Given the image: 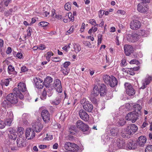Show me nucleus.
Instances as JSON below:
<instances>
[{
  "mask_svg": "<svg viewBox=\"0 0 152 152\" xmlns=\"http://www.w3.org/2000/svg\"><path fill=\"white\" fill-rule=\"evenodd\" d=\"M16 93H11L8 94L6 97L7 100H4L3 102V105L5 107L10 104L9 102L12 104H15L18 102V95H16Z\"/></svg>",
  "mask_w": 152,
  "mask_h": 152,
  "instance_id": "f257e3e1",
  "label": "nucleus"
},
{
  "mask_svg": "<svg viewBox=\"0 0 152 152\" xmlns=\"http://www.w3.org/2000/svg\"><path fill=\"white\" fill-rule=\"evenodd\" d=\"M137 126L133 124H131L127 126L124 133H122V135L124 138L127 137L128 135L133 134L137 130Z\"/></svg>",
  "mask_w": 152,
  "mask_h": 152,
  "instance_id": "f03ea898",
  "label": "nucleus"
},
{
  "mask_svg": "<svg viewBox=\"0 0 152 152\" xmlns=\"http://www.w3.org/2000/svg\"><path fill=\"white\" fill-rule=\"evenodd\" d=\"M76 126L77 128L83 132H86L84 133L85 134H88L90 132L89 131L88 126L81 120H78L77 121Z\"/></svg>",
  "mask_w": 152,
  "mask_h": 152,
  "instance_id": "7ed1b4c3",
  "label": "nucleus"
},
{
  "mask_svg": "<svg viewBox=\"0 0 152 152\" xmlns=\"http://www.w3.org/2000/svg\"><path fill=\"white\" fill-rule=\"evenodd\" d=\"M64 147L66 150L72 152H77L79 149V147L77 145L70 142H66Z\"/></svg>",
  "mask_w": 152,
  "mask_h": 152,
  "instance_id": "20e7f679",
  "label": "nucleus"
},
{
  "mask_svg": "<svg viewBox=\"0 0 152 152\" xmlns=\"http://www.w3.org/2000/svg\"><path fill=\"white\" fill-rule=\"evenodd\" d=\"M141 114V112L137 113L136 112L133 111L128 113L126 116V118L127 120H131L132 123H134L138 119V117Z\"/></svg>",
  "mask_w": 152,
  "mask_h": 152,
  "instance_id": "39448f33",
  "label": "nucleus"
},
{
  "mask_svg": "<svg viewBox=\"0 0 152 152\" xmlns=\"http://www.w3.org/2000/svg\"><path fill=\"white\" fill-rule=\"evenodd\" d=\"M124 86L126 94L129 96L134 95L135 93V91L131 84L128 83H125Z\"/></svg>",
  "mask_w": 152,
  "mask_h": 152,
  "instance_id": "423d86ee",
  "label": "nucleus"
},
{
  "mask_svg": "<svg viewBox=\"0 0 152 152\" xmlns=\"http://www.w3.org/2000/svg\"><path fill=\"white\" fill-rule=\"evenodd\" d=\"M127 40L130 42H135L139 39L138 34L135 33H132L131 34H129L126 36Z\"/></svg>",
  "mask_w": 152,
  "mask_h": 152,
  "instance_id": "0eeeda50",
  "label": "nucleus"
},
{
  "mask_svg": "<svg viewBox=\"0 0 152 152\" xmlns=\"http://www.w3.org/2000/svg\"><path fill=\"white\" fill-rule=\"evenodd\" d=\"M79 115L80 118L83 121H87L89 120V115L83 109H81L79 110Z\"/></svg>",
  "mask_w": 152,
  "mask_h": 152,
  "instance_id": "6e6552de",
  "label": "nucleus"
},
{
  "mask_svg": "<svg viewBox=\"0 0 152 152\" xmlns=\"http://www.w3.org/2000/svg\"><path fill=\"white\" fill-rule=\"evenodd\" d=\"M25 136L26 139L30 140L35 137V133L31 128H27L26 131Z\"/></svg>",
  "mask_w": 152,
  "mask_h": 152,
  "instance_id": "1a4fd4ad",
  "label": "nucleus"
},
{
  "mask_svg": "<svg viewBox=\"0 0 152 152\" xmlns=\"http://www.w3.org/2000/svg\"><path fill=\"white\" fill-rule=\"evenodd\" d=\"M41 116L43 121L46 123L48 122L50 120V115L47 110H43L41 113Z\"/></svg>",
  "mask_w": 152,
  "mask_h": 152,
  "instance_id": "9d476101",
  "label": "nucleus"
},
{
  "mask_svg": "<svg viewBox=\"0 0 152 152\" xmlns=\"http://www.w3.org/2000/svg\"><path fill=\"white\" fill-rule=\"evenodd\" d=\"M53 86L57 92L59 93L62 92V88L61 82L59 80L56 79L54 81Z\"/></svg>",
  "mask_w": 152,
  "mask_h": 152,
  "instance_id": "9b49d317",
  "label": "nucleus"
},
{
  "mask_svg": "<svg viewBox=\"0 0 152 152\" xmlns=\"http://www.w3.org/2000/svg\"><path fill=\"white\" fill-rule=\"evenodd\" d=\"M124 48L125 54L126 56H129L134 51L133 47L131 45L126 44L124 46Z\"/></svg>",
  "mask_w": 152,
  "mask_h": 152,
  "instance_id": "f8f14e48",
  "label": "nucleus"
},
{
  "mask_svg": "<svg viewBox=\"0 0 152 152\" xmlns=\"http://www.w3.org/2000/svg\"><path fill=\"white\" fill-rule=\"evenodd\" d=\"M152 80L151 76H147L145 78L142 80V86L140 88V89H144L145 88L147 85H149Z\"/></svg>",
  "mask_w": 152,
  "mask_h": 152,
  "instance_id": "ddd939ff",
  "label": "nucleus"
},
{
  "mask_svg": "<svg viewBox=\"0 0 152 152\" xmlns=\"http://www.w3.org/2000/svg\"><path fill=\"white\" fill-rule=\"evenodd\" d=\"M82 106L84 110L88 112H91L93 109V106L91 103L88 101H87Z\"/></svg>",
  "mask_w": 152,
  "mask_h": 152,
  "instance_id": "4468645a",
  "label": "nucleus"
},
{
  "mask_svg": "<svg viewBox=\"0 0 152 152\" xmlns=\"http://www.w3.org/2000/svg\"><path fill=\"white\" fill-rule=\"evenodd\" d=\"M7 117V119L5 120L4 122L5 126H10L13 120V115L12 111H10L8 113Z\"/></svg>",
  "mask_w": 152,
  "mask_h": 152,
  "instance_id": "2eb2a0df",
  "label": "nucleus"
},
{
  "mask_svg": "<svg viewBox=\"0 0 152 152\" xmlns=\"http://www.w3.org/2000/svg\"><path fill=\"white\" fill-rule=\"evenodd\" d=\"M141 26V23L137 20H133L130 23V28L134 30H136L140 28Z\"/></svg>",
  "mask_w": 152,
  "mask_h": 152,
  "instance_id": "dca6fc26",
  "label": "nucleus"
},
{
  "mask_svg": "<svg viewBox=\"0 0 152 152\" xmlns=\"http://www.w3.org/2000/svg\"><path fill=\"white\" fill-rule=\"evenodd\" d=\"M34 82L37 88H42L44 86V82L39 77H35L34 79Z\"/></svg>",
  "mask_w": 152,
  "mask_h": 152,
  "instance_id": "f3484780",
  "label": "nucleus"
},
{
  "mask_svg": "<svg viewBox=\"0 0 152 152\" xmlns=\"http://www.w3.org/2000/svg\"><path fill=\"white\" fill-rule=\"evenodd\" d=\"M137 10L138 11L141 13H145L148 10V8L142 2L139 3L137 5Z\"/></svg>",
  "mask_w": 152,
  "mask_h": 152,
  "instance_id": "a211bd4d",
  "label": "nucleus"
},
{
  "mask_svg": "<svg viewBox=\"0 0 152 152\" xmlns=\"http://www.w3.org/2000/svg\"><path fill=\"white\" fill-rule=\"evenodd\" d=\"M137 145L135 142L130 140L127 144L126 149L127 150L134 149L137 148Z\"/></svg>",
  "mask_w": 152,
  "mask_h": 152,
  "instance_id": "6ab92c4d",
  "label": "nucleus"
},
{
  "mask_svg": "<svg viewBox=\"0 0 152 152\" xmlns=\"http://www.w3.org/2000/svg\"><path fill=\"white\" fill-rule=\"evenodd\" d=\"M114 144L117 146V148L116 149L125 148V142L124 140H118L117 142H115Z\"/></svg>",
  "mask_w": 152,
  "mask_h": 152,
  "instance_id": "aec40b11",
  "label": "nucleus"
},
{
  "mask_svg": "<svg viewBox=\"0 0 152 152\" xmlns=\"http://www.w3.org/2000/svg\"><path fill=\"white\" fill-rule=\"evenodd\" d=\"M53 82V79L50 77H47L44 80V83L45 87L49 88Z\"/></svg>",
  "mask_w": 152,
  "mask_h": 152,
  "instance_id": "412c9836",
  "label": "nucleus"
},
{
  "mask_svg": "<svg viewBox=\"0 0 152 152\" xmlns=\"http://www.w3.org/2000/svg\"><path fill=\"white\" fill-rule=\"evenodd\" d=\"M146 142V138L144 136H141L137 140V143L141 146H142Z\"/></svg>",
  "mask_w": 152,
  "mask_h": 152,
  "instance_id": "4be33fe9",
  "label": "nucleus"
},
{
  "mask_svg": "<svg viewBox=\"0 0 152 152\" xmlns=\"http://www.w3.org/2000/svg\"><path fill=\"white\" fill-rule=\"evenodd\" d=\"M118 81L116 78L113 76H111V79L110 80V83L108 85L112 87L115 86L118 84Z\"/></svg>",
  "mask_w": 152,
  "mask_h": 152,
  "instance_id": "5701e85b",
  "label": "nucleus"
},
{
  "mask_svg": "<svg viewBox=\"0 0 152 152\" xmlns=\"http://www.w3.org/2000/svg\"><path fill=\"white\" fill-rule=\"evenodd\" d=\"M18 89L19 91L22 92L23 93L27 92V91L26 87V84L23 82H20L19 83L18 85Z\"/></svg>",
  "mask_w": 152,
  "mask_h": 152,
  "instance_id": "b1692460",
  "label": "nucleus"
},
{
  "mask_svg": "<svg viewBox=\"0 0 152 152\" xmlns=\"http://www.w3.org/2000/svg\"><path fill=\"white\" fill-rule=\"evenodd\" d=\"M43 126L40 122H37L33 127L36 132H39L43 128Z\"/></svg>",
  "mask_w": 152,
  "mask_h": 152,
  "instance_id": "393cba45",
  "label": "nucleus"
},
{
  "mask_svg": "<svg viewBox=\"0 0 152 152\" xmlns=\"http://www.w3.org/2000/svg\"><path fill=\"white\" fill-rule=\"evenodd\" d=\"M106 86L104 84H102L100 86V91H99L100 95L101 96H104L106 94Z\"/></svg>",
  "mask_w": 152,
  "mask_h": 152,
  "instance_id": "a878e982",
  "label": "nucleus"
},
{
  "mask_svg": "<svg viewBox=\"0 0 152 152\" xmlns=\"http://www.w3.org/2000/svg\"><path fill=\"white\" fill-rule=\"evenodd\" d=\"M100 94L98 87L96 85L94 86L93 90L91 92V95L98 96Z\"/></svg>",
  "mask_w": 152,
  "mask_h": 152,
  "instance_id": "bb28decb",
  "label": "nucleus"
},
{
  "mask_svg": "<svg viewBox=\"0 0 152 152\" xmlns=\"http://www.w3.org/2000/svg\"><path fill=\"white\" fill-rule=\"evenodd\" d=\"M14 92L13 94L16 93V95H18L19 98L20 99H22L24 98V96L23 94H22L20 91H19L18 88H15L13 89Z\"/></svg>",
  "mask_w": 152,
  "mask_h": 152,
  "instance_id": "cd10ccee",
  "label": "nucleus"
},
{
  "mask_svg": "<svg viewBox=\"0 0 152 152\" xmlns=\"http://www.w3.org/2000/svg\"><path fill=\"white\" fill-rule=\"evenodd\" d=\"M25 142V140L23 139L22 138H19L17 140V146L19 147H22L24 146V143Z\"/></svg>",
  "mask_w": 152,
  "mask_h": 152,
  "instance_id": "c85d7f7f",
  "label": "nucleus"
},
{
  "mask_svg": "<svg viewBox=\"0 0 152 152\" xmlns=\"http://www.w3.org/2000/svg\"><path fill=\"white\" fill-rule=\"evenodd\" d=\"M61 99V96H59L56 98L55 100L52 101L51 103L53 104L58 105L60 102Z\"/></svg>",
  "mask_w": 152,
  "mask_h": 152,
  "instance_id": "c756f323",
  "label": "nucleus"
},
{
  "mask_svg": "<svg viewBox=\"0 0 152 152\" xmlns=\"http://www.w3.org/2000/svg\"><path fill=\"white\" fill-rule=\"evenodd\" d=\"M133 107L134 109V112H136L137 113L141 112L140 110L142 107L140 104H135L133 105Z\"/></svg>",
  "mask_w": 152,
  "mask_h": 152,
  "instance_id": "7c9ffc66",
  "label": "nucleus"
},
{
  "mask_svg": "<svg viewBox=\"0 0 152 152\" xmlns=\"http://www.w3.org/2000/svg\"><path fill=\"white\" fill-rule=\"evenodd\" d=\"M103 80L105 83L108 84L110 83V80L111 79V76L107 75H104L103 77Z\"/></svg>",
  "mask_w": 152,
  "mask_h": 152,
  "instance_id": "2f4dec72",
  "label": "nucleus"
},
{
  "mask_svg": "<svg viewBox=\"0 0 152 152\" xmlns=\"http://www.w3.org/2000/svg\"><path fill=\"white\" fill-rule=\"evenodd\" d=\"M8 72L10 74H12V72H14V74H17V72L15 71V68L14 66L12 65H9L8 67Z\"/></svg>",
  "mask_w": 152,
  "mask_h": 152,
  "instance_id": "473e14b6",
  "label": "nucleus"
},
{
  "mask_svg": "<svg viewBox=\"0 0 152 152\" xmlns=\"http://www.w3.org/2000/svg\"><path fill=\"white\" fill-rule=\"evenodd\" d=\"M118 129L116 128H112L110 131L111 134L113 136H116L118 134Z\"/></svg>",
  "mask_w": 152,
  "mask_h": 152,
  "instance_id": "72a5a7b5",
  "label": "nucleus"
},
{
  "mask_svg": "<svg viewBox=\"0 0 152 152\" xmlns=\"http://www.w3.org/2000/svg\"><path fill=\"white\" fill-rule=\"evenodd\" d=\"M8 134L10 138L13 140H15L17 138V135L15 132L11 133H9Z\"/></svg>",
  "mask_w": 152,
  "mask_h": 152,
  "instance_id": "f704fd0d",
  "label": "nucleus"
},
{
  "mask_svg": "<svg viewBox=\"0 0 152 152\" xmlns=\"http://www.w3.org/2000/svg\"><path fill=\"white\" fill-rule=\"evenodd\" d=\"M97 96L91 95L90 100L94 104H96L97 103V101L95 97Z\"/></svg>",
  "mask_w": 152,
  "mask_h": 152,
  "instance_id": "c9c22d12",
  "label": "nucleus"
},
{
  "mask_svg": "<svg viewBox=\"0 0 152 152\" xmlns=\"http://www.w3.org/2000/svg\"><path fill=\"white\" fill-rule=\"evenodd\" d=\"M49 23L45 21H42L38 23V25L41 26V27H45L47 26Z\"/></svg>",
  "mask_w": 152,
  "mask_h": 152,
  "instance_id": "e433bc0d",
  "label": "nucleus"
},
{
  "mask_svg": "<svg viewBox=\"0 0 152 152\" xmlns=\"http://www.w3.org/2000/svg\"><path fill=\"white\" fill-rule=\"evenodd\" d=\"M24 131V129L23 127H19L18 128L17 132L20 135L23 134Z\"/></svg>",
  "mask_w": 152,
  "mask_h": 152,
  "instance_id": "4c0bfd02",
  "label": "nucleus"
},
{
  "mask_svg": "<svg viewBox=\"0 0 152 152\" xmlns=\"http://www.w3.org/2000/svg\"><path fill=\"white\" fill-rule=\"evenodd\" d=\"M61 71L64 75H67L69 72V70L67 68L63 69L62 67L61 68Z\"/></svg>",
  "mask_w": 152,
  "mask_h": 152,
  "instance_id": "58836bf2",
  "label": "nucleus"
},
{
  "mask_svg": "<svg viewBox=\"0 0 152 152\" xmlns=\"http://www.w3.org/2000/svg\"><path fill=\"white\" fill-rule=\"evenodd\" d=\"M145 152H152V145H147L145 149Z\"/></svg>",
  "mask_w": 152,
  "mask_h": 152,
  "instance_id": "ea45409f",
  "label": "nucleus"
},
{
  "mask_svg": "<svg viewBox=\"0 0 152 152\" xmlns=\"http://www.w3.org/2000/svg\"><path fill=\"white\" fill-rule=\"evenodd\" d=\"M76 127L75 126H72L70 127V129L69 130V132L71 134L75 133L74 132H75L76 131Z\"/></svg>",
  "mask_w": 152,
  "mask_h": 152,
  "instance_id": "a19ab883",
  "label": "nucleus"
},
{
  "mask_svg": "<svg viewBox=\"0 0 152 152\" xmlns=\"http://www.w3.org/2000/svg\"><path fill=\"white\" fill-rule=\"evenodd\" d=\"M46 58L47 61H49L50 58L53 55V53L51 52H48L47 53Z\"/></svg>",
  "mask_w": 152,
  "mask_h": 152,
  "instance_id": "79ce46f5",
  "label": "nucleus"
},
{
  "mask_svg": "<svg viewBox=\"0 0 152 152\" xmlns=\"http://www.w3.org/2000/svg\"><path fill=\"white\" fill-rule=\"evenodd\" d=\"M76 47L75 46H74V50L76 52H79L81 50V48L80 46L79 45H76Z\"/></svg>",
  "mask_w": 152,
  "mask_h": 152,
  "instance_id": "37998d69",
  "label": "nucleus"
},
{
  "mask_svg": "<svg viewBox=\"0 0 152 152\" xmlns=\"http://www.w3.org/2000/svg\"><path fill=\"white\" fill-rule=\"evenodd\" d=\"M26 114H23L22 117V118L23 119V124L26 125H27L28 123L27 121L25 118L26 117Z\"/></svg>",
  "mask_w": 152,
  "mask_h": 152,
  "instance_id": "c03bdc74",
  "label": "nucleus"
},
{
  "mask_svg": "<svg viewBox=\"0 0 152 152\" xmlns=\"http://www.w3.org/2000/svg\"><path fill=\"white\" fill-rule=\"evenodd\" d=\"M65 8L66 10L69 11L71 9V5L69 3H66L65 5Z\"/></svg>",
  "mask_w": 152,
  "mask_h": 152,
  "instance_id": "a18cd8bd",
  "label": "nucleus"
},
{
  "mask_svg": "<svg viewBox=\"0 0 152 152\" xmlns=\"http://www.w3.org/2000/svg\"><path fill=\"white\" fill-rule=\"evenodd\" d=\"M32 31V30L31 28L30 27H29L28 29L27 30V36L28 37H30L31 35V32Z\"/></svg>",
  "mask_w": 152,
  "mask_h": 152,
  "instance_id": "49530a36",
  "label": "nucleus"
},
{
  "mask_svg": "<svg viewBox=\"0 0 152 152\" xmlns=\"http://www.w3.org/2000/svg\"><path fill=\"white\" fill-rule=\"evenodd\" d=\"M5 126L4 122L0 120V128L1 129H3L5 127Z\"/></svg>",
  "mask_w": 152,
  "mask_h": 152,
  "instance_id": "de8ad7c7",
  "label": "nucleus"
},
{
  "mask_svg": "<svg viewBox=\"0 0 152 152\" xmlns=\"http://www.w3.org/2000/svg\"><path fill=\"white\" fill-rule=\"evenodd\" d=\"M70 64L71 63L69 61H66L64 63L63 66L65 68H67Z\"/></svg>",
  "mask_w": 152,
  "mask_h": 152,
  "instance_id": "09e8293b",
  "label": "nucleus"
},
{
  "mask_svg": "<svg viewBox=\"0 0 152 152\" xmlns=\"http://www.w3.org/2000/svg\"><path fill=\"white\" fill-rule=\"evenodd\" d=\"M139 34L140 36H143L144 37H145V31L144 30H140L139 32Z\"/></svg>",
  "mask_w": 152,
  "mask_h": 152,
  "instance_id": "8fccbe9b",
  "label": "nucleus"
},
{
  "mask_svg": "<svg viewBox=\"0 0 152 152\" xmlns=\"http://www.w3.org/2000/svg\"><path fill=\"white\" fill-rule=\"evenodd\" d=\"M104 11L103 10H101L99 12V16L100 18H102V15L104 14Z\"/></svg>",
  "mask_w": 152,
  "mask_h": 152,
  "instance_id": "3c124183",
  "label": "nucleus"
},
{
  "mask_svg": "<svg viewBox=\"0 0 152 152\" xmlns=\"http://www.w3.org/2000/svg\"><path fill=\"white\" fill-rule=\"evenodd\" d=\"M45 45L43 44H40L38 47L36 49H39L41 50H43L45 48Z\"/></svg>",
  "mask_w": 152,
  "mask_h": 152,
  "instance_id": "603ef678",
  "label": "nucleus"
},
{
  "mask_svg": "<svg viewBox=\"0 0 152 152\" xmlns=\"http://www.w3.org/2000/svg\"><path fill=\"white\" fill-rule=\"evenodd\" d=\"M16 57L19 58L21 59L23 58V55L22 53L18 52L16 54Z\"/></svg>",
  "mask_w": 152,
  "mask_h": 152,
  "instance_id": "864d4df0",
  "label": "nucleus"
},
{
  "mask_svg": "<svg viewBox=\"0 0 152 152\" xmlns=\"http://www.w3.org/2000/svg\"><path fill=\"white\" fill-rule=\"evenodd\" d=\"M3 83L6 86H8L9 83V79H5Z\"/></svg>",
  "mask_w": 152,
  "mask_h": 152,
  "instance_id": "5fc2aeb1",
  "label": "nucleus"
},
{
  "mask_svg": "<svg viewBox=\"0 0 152 152\" xmlns=\"http://www.w3.org/2000/svg\"><path fill=\"white\" fill-rule=\"evenodd\" d=\"M126 121L125 119H123V120H120L119 122V124L123 126L126 123Z\"/></svg>",
  "mask_w": 152,
  "mask_h": 152,
  "instance_id": "6e6d98bb",
  "label": "nucleus"
},
{
  "mask_svg": "<svg viewBox=\"0 0 152 152\" xmlns=\"http://www.w3.org/2000/svg\"><path fill=\"white\" fill-rule=\"evenodd\" d=\"M21 71L22 72H25L28 70V69L26 67L23 66L21 67Z\"/></svg>",
  "mask_w": 152,
  "mask_h": 152,
  "instance_id": "4d7b16f0",
  "label": "nucleus"
},
{
  "mask_svg": "<svg viewBox=\"0 0 152 152\" xmlns=\"http://www.w3.org/2000/svg\"><path fill=\"white\" fill-rule=\"evenodd\" d=\"M47 137L45 138V140H52L53 139V136L52 135H50L48 137V135L47 134Z\"/></svg>",
  "mask_w": 152,
  "mask_h": 152,
  "instance_id": "13d9d810",
  "label": "nucleus"
},
{
  "mask_svg": "<svg viewBox=\"0 0 152 152\" xmlns=\"http://www.w3.org/2000/svg\"><path fill=\"white\" fill-rule=\"evenodd\" d=\"M148 125V124L145 121L143 123L141 127L142 129H143L144 128L146 127Z\"/></svg>",
  "mask_w": 152,
  "mask_h": 152,
  "instance_id": "bf43d9fd",
  "label": "nucleus"
},
{
  "mask_svg": "<svg viewBox=\"0 0 152 152\" xmlns=\"http://www.w3.org/2000/svg\"><path fill=\"white\" fill-rule=\"evenodd\" d=\"M60 58H58L57 57H54L53 58L52 61H53L55 62H57L60 61Z\"/></svg>",
  "mask_w": 152,
  "mask_h": 152,
  "instance_id": "052dcab7",
  "label": "nucleus"
},
{
  "mask_svg": "<svg viewBox=\"0 0 152 152\" xmlns=\"http://www.w3.org/2000/svg\"><path fill=\"white\" fill-rule=\"evenodd\" d=\"M102 35L101 34L100 35V37L99 36L98 37V44L101 43V42L102 40Z\"/></svg>",
  "mask_w": 152,
  "mask_h": 152,
  "instance_id": "680f3d73",
  "label": "nucleus"
},
{
  "mask_svg": "<svg viewBox=\"0 0 152 152\" xmlns=\"http://www.w3.org/2000/svg\"><path fill=\"white\" fill-rule=\"evenodd\" d=\"M3 1H4V4L7 7L8 6V4H9L10 2L11 1H10L9 0H3Z\"/></svg>",
  "mask_w": 152,
  "mask_h": 152,
  "instance_id": "e2e57ef3",
  "label": "nucleus"
},
{
  "mask_svg": "<svg viewBox=\"0 0 152 152\" xmlns=\"http://www.w3.org/2000/svg\"><path fill=\"white\" fill-rule=\"evenodd\" d=\"M126 63V61L125 59H123L121 60V66H125L126 64H125Z\"/></svg>",
  "mask_w": 152,
  "mask_h": 152,
  "instance_id": "0e129e2a",
  "label": "nucleus"
},
{
  "mask_svg": "<svg viewBox=\"0 0 152 152\" xmlns=\"http://www.w3.org/2000/svg\"><path fill=\"white\" fill-rule=\"evenodd\" d=\"M7 131L9 132V133H11L15 132V131L12 128H9L7 129Z\"/></svg>",
  "mask_w": 152,
  "mask_h": 152,
  "instance_id": "69168bd1",
  "label": "nucleus"
},
{
  "mask_svg": "<svg viewBox=\"0 0 152 152\" xmlns=\"http://www.w3.org/2000/svg\"><path fill=\"white\" fill-rule=\"evenodd\" d=\"M11 52H12V49H11V48H10V47H8L7 48V50H6V53L7 54H8L10 53Z\"/></svg>",
  "mask_w": 152,
  "mask_h": 152,
  "instance_id": "338daca9",
  "label": "nucleus"
},
{
  "mask_svg": "<svg viewBox=\"0 0 152 152\" xmlns=\"http://www.w3.org/2000/svg\"><path fill=\"white\" fill-rule=\"evenodd\" d=\"M89 23L92 25H94V24H96V22L94 19H90L89 20Z\"/></svg>",
  "mask_w": 152,
  "mask_h": 152,
  "instance_id": "774afa93",
  "label": "nucleus"
}]
</instances>
